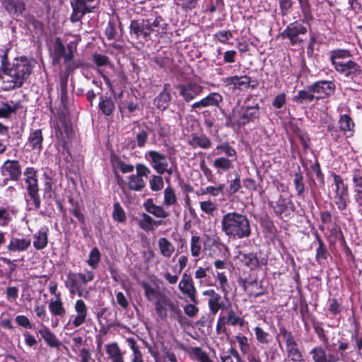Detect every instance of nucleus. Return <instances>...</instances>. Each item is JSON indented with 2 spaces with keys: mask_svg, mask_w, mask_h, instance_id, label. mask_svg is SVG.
<instances>
[{
  "mask_svg": "<svg viewBox=\"0 0 362 362\" xmlns=\"http://www.w3.org/2000/svg\"><path fill=\"white\" fill-rule=\"evenodd\" d=\"M33 67V62L26 57L16 59L0 75L2 88L11 90L21 88L30 77Z\"/></svg>",
  "mask_w": 362,
  "mask_h": 362,
  "instance_id": "1",
  "label": "nucleus"
},
{
  "mask_svg": "<svg viewBox=\"0 0 362 362\" xmlns=\"http://www.w3.org/2000/svg\"><path fill=\"white\" fill-rule=\"evenodd\" d=\"M259 103H250L249 98L245 99L243 104L238 101L230 113H224L226 125L233 129H240L259 119Z\"/></svg>",
  "mask_w": 362,
  "mask_h": 362,
  "instance_id": "2",
  "label": "nucleus"
},
{
  "mask_svg": "<svg viewBox=\"0 0 362 362\" xmlns=\"http://www.w3.org/2000/svg\"><path fill=\"white\" fill-rule=\"evenodd\" d=\"M221 230L229 239L247 238L252 233L250 222L246 215L238 212H228L221 221Z\"/></svg>",
  "mask_w": 362,
  "mask_h": 362,
  "instance_id": "3",
  "label": "nucleus"
},
{
  "mask_svg": "<svg viewBox=\"0 0 362 362\" xmlns=\"http://www.w3.org/2000/svg\"><path fill=\"white\" fill-rule=\"evenodd\" d=\"M130 34L139 40L148 41L151 34L165 33L167 30L165 21L160 16L131 21Z\"/></svg>",
  "mask_w": 362,
  "mask_h": 362,
  "instance_id": "4",
  "label": "nucleus"
},
{
  "mask_svg": "<svg viewBox=\"0 0 362 362\" xmlns=\"http://www.w3.org/2000/svg\"><path fill=\"white\" fill-rule=\"evenodd\" d=\"M93 279L94 273L91 271H85L84 273L70 272L67 274L65 286L71 294H77L79 297L88 298L89 291L85 288V286Z\"/></svg>",
  "mask_w": 362,
  "mask_h": 362,
  "instance_id": "5",
  "label": "nucleus"
},
{
  "mask_svg": "<svg viewBox=\"0 0 362 362\" xmlns=\"http://www.w3.org/2000/svg\"><path fill=\"white\" fill-rule=\"evenodd\" d=\"M334 69L342 77L355 83H358L362 74L361 66L352 59H348L335 67Z\"/></svg>",
  "mask_w": 362,
  "mask_h": 362,
  "instance_id": "6",
  "label": "nucleus"
},
{
  "mask_svg": "<svg viewBox=\"0 0 362 362\" xmlns=\"http://www.w3.org/2000/svg\"><path fill=\"white\" fill-rule=\"evenodd\" d=\"M135 168L136 173L127 177V187L131 190L140 192L146 186V182L143 177H148L151 170L141 163L136 164Z\"/></svg>",
  "mask_w": 362,
  "mask_h": 362,
  "instance_id": "7",
  "label": "nucleus"
},
{
  "mask_svg": "<svg viewBox=\"0 0 362 362\" xmlns=\"http://www.w3.org/2000/svg\"><path fill=\"white\" fill-rule=\"evenodd\" d=\"M281 333L285 339L286 359L289 362H306L292 334L286 330Z\"/></svg>",
  "mask_w": 362,
  "mask_h": 362,
  "instance_id": "8",
  "label": "nucleus"
},
{
  "mask_svg": "<svg viewBox=\"0 0 362 362\" xmlns=\"http://www.w3.org/2000/svg\"><path fill=\"white\" fill-rule=\"evenodd\" d=\"M238 259L250 269L264 266L268 262V256L260 250L255 253L240 252Z\"/></svg>",
  "mask_w": 362,
  "mask_h": 362,
  "instance_id": "9",
  "label": "nucleus"
},
{
  "mask_svg": "<svg viewBox=\"0 0 362 362\" xmlns=\"http://www.w3.org/2000/svg\"><path fill=\"white\" fill-rule=\"evenodd\" d=\"M180 95L182 98L185 102L189 103L195 99L197 96L201 95L204 88L203 86L195 81H188L185 83L180 84L177 86Z\"/></svg>",
  "mask_w": 362,
  "mask_h": 362,
  "instance_id": "10",
  "label": "nucleus"
},
{
  "mask_svg": "<svg viewBox=\"0 0 362 362\" xmlns=\"http://www.w3.org/2000/svg\"><path fill=\"white\" fill-rule=\"evenodd\" d=\"M27 196L25 201L30 209L37 210L40 208L41 200L39 194L38 180L25 182Z\"/></svg>",
  "mask_w": 362,
  "mask_h": 362,
  "instance_id": "11",
  "label": "nucleus"
},
{
  "mask_svg": "<svg viewBox=\"0 0 362 362\" xmlns=\"http://www.w3.org/2000/svg\"><path fill=\"white\" fill-rule=\"evenodd\" d=\"M1 174L7 177L4 182L6 183V180H11L13 181H18L22 175L21 165L17 160H6L1 165Z\"/></svg>",
  "mask_w": 362,
  "mask_h": 362,
  "instance_id": "12",
  "label": "nucleus"
},
{
  "mask_svg": "<svg viewBox=\"0 0 362 362\" xmlns=\"http://www.w3.org/2000/svg\"><path fill=\"white\" fill-rule=\"evenodd\" d=\"M145 158L159 175H163V171L166 170V165H169L167 155L156 151L146 153Z\"/></svg>",
  "mask_w": 362,
  "mask_h": 362,
  "instance_id": "13",
  "label": "nucleus"
},
{
  "mask_svg": "<svg viewBox=\"0 0 362 362\" xmlns=\"http://www.w3.org/2000/svg\"><path fill=\"white\" fill-rule=\"evenodd\" d=\"M306 33L307 28L302 23L294 22L287 26L281 35L283 37L288 38L292 45H296L303 41L300 35H303Z\"/></svg>",
  "mask_w": 362,
  "mask_h": 362,
  "instance_id": "14",
  "label": "nucleus"
},
{
  "mask_svg": "<svg viewBox=\"0 0 362 362\" xmlns=\"http://www.w3.org/2000/svg\"><path fill=\"white\" fill-rule=\"evenodd\" d=\"M178 288L184 296H187L191 302L194 304L198 303L196 297L197 289L190 275L186 273L182 274V279L178 284Z\"/></svg>",
  "mask_w": 362,
  "mask_h": 362,
  "instance_id": "15",
  "label": "nucleus"
},
{
  "mask_svg": "<svg viewBox=\"0 0 362 362\" xmlns=\"http://www.w3.org/2000/svg\"><path fill=\"white\" fill-rule=\"evenodd\" d=\"M223 102V96L217 92L209 93L206 97L194 103L191 105V111L197 112L202 108L208 107H219L220 104Z\"/></svg>",
  "mask_w": 362,
  "mask_h": 362,
  "instance_id": "16",
  "label": "nucleus"
},
{
  "mask_svg": "<svg viewBox=\"0 0 362 362\" xmlns=\"http://www.w3.org/2000/svg\"><path fill=\"white\" fill-rule=\"evenodd\" d=\"M314 362H339L340 358L344 356L341 352L340 355L337 352L327 354L322 346H315L310 351Z\"/></svg>",
  "mask_w": 362,
  "mask_h": 362,
  "instance_id": "17",
  "label": "nucleus"
},
{
  "mask_svg": "<svg viewBox=\"0 0 362 362\" xmlns=\"http://www.w3.org/2000/svg\"><path fill=\"white\" fill-rule=\"evenodd\" d=\"M316 100L324 98L331 95L334 90V84L329 81H320L311 85Z\"/></svg>",
  "mask_w": 362,
  "mask_h": 362,
  "instance_id": "18",
  "label": "nucleus"
},
{
  "mask_svg": "<svg viewBox=\"0 0 362 362\" xmlns=\"http://www.w3.org/2000/svg\"><path fill=\"white\" fill-rule=\"evenodd\" d=\"M74 310L76 315L74 316L71 324L74 327L76 328L82 325L86 321L88 307L83 300L78 299L74 304Z\"/></svg>",
  "mask_w": 362,
  "mask_h": 362,
  "instance_id": "19",
  "label": "nucleus"
},
{
  "mask_svg": "<svg viewBox=\"0 0 362 362\" xmlns=\"http://www.w3.org/2000/svg\"><path fill=\"white\" fill-rule=\"evenodd\" d=\"M105 362H125L124 353L117 342L107 344L105 346Z\"/></svg>",
  "mask_w": 362,
  "mask_h": 362,
  "instance_id": "20",
  "label": "nucleus"
},
{
  "mask_svg": "<svg viewBox=\"0 0 362 362\" xmlns=\"http://www.w3.org/2000/svg\"><path fill=\"white\" fill-rule=\"evenodd\" d=\"M31 245V240L28 238L12 237L7 245L10 253H20L28 250Z\"/></svg>",
  "mask_w": 362,
  "mask_h": 362,
  "instance_id": "21",
  "label": "nucleus"
},
{
  "mask_svg": "<svg viewBox=\"0 0 362 362\" xmlns=\"http://www.w3.org/2000/svg\"><path fill=\"white\" fill-rule=\"evenodd\" d=\"M21 107L20 100H6L0 102V118H11Z\"/></svg>",
  "mask_w": 362,
  "mask_h": 362,
  "instance_id": "22",
  "label": "nucleus"
},
{
  "mask_svg": "<svg viewBox=\"0 0 362 362\" xmlns=\"http://www.w3.org/2000/svg\"><path fill=\"white\" fill-rule=\"evenodd\" d=\"M174 302L164 293L160 294V296L155 302V310L158 317L163 320L165 319L168 315V308Z\"/></svg>",
  "mask_w": 362,
  "mask_h": 362,
  "instance_id": "23",
  "label": "nucleus"
},
{
  "mask_svg": "<svg viewBox=\"0 0 362 362\" xmlns=\"http://www.w3.org/2000/svg\"><path fill=\"white\" fill-rule=\"evenodd\" d=\"M43 136L40 129H31L26 142V145L32 151L40 152L42 149Z\"/></svg>",
  "mask_w": 362,
  "mask_h": 362,
  "instance_id": "24",
  "label": "nucleus"
},
{
  "mask_svg": "<svg viewBox=\"0 0 362 362\" xmlns=\"http://www.w3.org/2000/svg\"><path fill=\"white\" fill-rule=\"evenodd\" d=\"M170 84H165L163 90L154 99V105L160 110H165L169 105L171 99Z\"/></svg>",
  "mask_w": 362,
  "mask_h": 362,
  "instance_id": "25",
  "label": "nucleus"
},
{
  "mask_svg": "<svg viewBox=\"0 0 362 362\" xmlns=\"http://www.w3.org/2000/svg\"><path fill=\"white\" fill-rule=\"evenodd\" d=\"M187 144L193 148L199 147L203 149H209L212 145L211 139L206 135L194 134H192L191 137L188 139Z\"/></svg>",
  "mask_w": 362,
  "mask_h": 362,
  "instance_id": "26",
  "label": "nucleus"
},
{
  "mask_svg": "<svg viewBox=\"0 0 362 362\" xmlns=\"http://www.w3.org/2000/svg\"><path fill=\"white\" fill-rule=\"evenodd\" d=\"M351 53L349 49H337L332 50L330 54V61L334 68L351 59Z\"/></svg>",
  "mask_w": 362,
  "mask_h": 362,
  "instance_id": "27",
  "label": "nucleus"
},
{
  "mask_svg": "<svg viewBox=\"0 0 362 362\" xmlns=\"http://www.w3.org/2000/svg\"><path fill=\"white\" fill-rule=\"evenodd\" d=\"M144 206L148 213L156 218H165L169 216V213L164 209L163 206L156 205L152 199H147L144 202Z\"/></svg>",
  "mask_w": 362,
  "mask_h": 362,
  "instance_id": "28",
  "label": "nucleus"
},
{
  "mask_svg": "<svg viewBox=\"0 0 362 362\" xmlns=\"http://www.w3.org/2000/svg\"><path fill=\"white\" fill-rule=\"evenodd\" d=\"M48 243V228L42 227L33 235V246L36 250H42Z\"/></svg>",
  "mask_w": 362,
  "mask_h": 362,
  "instance_id": "29",
  "label": "nucleus"
},
{
  "mask_svg": "<svg viewBox=\"0 0 362 362\" xmlns=\"http://www.w3.org/2000/svg\"><path fill=\"white\" fill-rule=\"evenodd\" d=\"M2 4L11 15L20 16L25 10L24 3L19 0H4Z\"/></svg>",
  "mask_w": 362,
  "mask_h": 362,
  "instance_id": "30",
  "label": "nucleus"
},
{
  "mask_svg": "<svg viewBox=\"0 0 362 362\" xmlns=\"http://www.w3.org/2000/svg\"><path fill=\"white\" fill-rule=\"evenodd\" d=\"M210 268L199 267L194 272V278L198 281L199 284L202 287H207L214 286L211 278L208 275Z\"/></svg>",
  "mask_w": 362,
  "mask_h": 362,
  "instance_id": "31",
  "label": "nucleus"
},
{
  "mask_svg": "<svg viewBox=\"0 0 362 362\" xmlns=\"http://www.w3.org/2000/svg\"><path fill=\"white\" fill-rule=\"evenodd\" d=\"M223 82L227 85H233L235 88H246L249 87L251 82L250 77L245 76H233L223 78Z\"/></svg>",
  "mask_w": 362,
  "mask_h": 362,
  "instance_id": "32",
  "label": "nucleus"
},
{
  "mask_svg": "<svg viewBox=\"0 0 362 362\" xmlns=\"http://www.w3.org/2000/svg\"><path fill=\"white\" fill-rule=\"evenodd\" d=\"M162 224L161 221H156L151 216L143 213L139 220V226L145 231L153 230L156 227Z\"/></svg>",
  "mask_w": 362,
  "mask_h": 362,
  "instance_id": "33",
  "label": "nucleus"
},
{
  "mask_svg": "<svg viewBox=\"0 0 362 362\" xmlns=\"http://www.w3.org/2000/svg\"><path fill=\"white\" fill-rule=\"evenodd\" d=\"M354 123L352 119L346 114L341 115L339 119V127L347 136L353 135L354 132Z\"/></svg>",
  "mask_w": 362,
  "mask_h": 362,
  "instance_id": "34",
  "label": "nucleus"
},
{
  "mask_svg": "<svg viewBox=\"0 0 362 362\" xmlns=\"http://www.w3.org/2000/svg\"><path fill=\"white\" fill-rule=\"evenodd\" d=\"M316 99L311 85L306 88L298 91V94L293 97V101L298 104L307 103Z\"/></svg>",
  "mask_w": 362,
  "mask_h": 362,
  "instance_id": "35",
  "label": "nucleus"
},
{
  "mask_svg": "<svg viewBox=\"0 0 362 362\" xmlns=\"http://www.w3.org/2000/svg\"><path fill=\"white\" fill-rule=\"evenodd\" d=\"M213 153L214 155L221 156L224 154L226 157L236 160L237 154L235 148H233L228 142H223L218 144Z\"/></svg>",
  "mask_w": 362,
  "mask_h": 362,
  "instance_id": "36",
  "label": "nucleus"
},
{
  "mask_svg": "<svg viewBox=\"0 0 362 362\" xmlns=\"http://www.w3.org/2000/svg\"><path fill=\"white\" fill-rule=\"evenodd\" d=\"M39 334L43 338L47 344L51 347H58L60 345L59 341L54 333L46 326L42 325L39 329Z\"/></svg>",
  "mask_w": 362,
  "mask_h": 362,
  "instance_id": "37",
  "label": "nucleus"
},
{
  "mask_svg": "<svg viewBox=\"0 0 362 362\" xmlns=\"http://www.w3.org/2000/svg\"><path fill=\"white\" fill-rule=\"evenodd\" d=\"M49 310L54 316H64L66 314V309L64 307L61 295H57V298L50 300Z\"/></svg>",
  "mask_w": 362,
  "mask_h": 362,
  "instance_id": "38",
  "label": "nucleus"
},
{
  "mask_svg": "<svg viewBox=\"0 0 362 362\" xmlns=\"http://www.w3.org/2000/svg\"><path fill=\"white\" fill-rule=\"evenodd\" d=\"M333 177L334 196L349 194L348 185L344 183L339 175L332 173Z\"/></svg>",
  "mask_w": 362,
  "mask_h": 362,
  "instance_id": "39",
  "label": "nucleus"
},
{
  "mask_svg": "<svg viewBox=\"0 0 362 362\" xmlns=\"http://www.w3.org/2000/svg\"><path fill=\"white\" fill-rule=\"evenodd\" d=\"M158 245L161 255L166 258L170 257L175 250L173 243L164 237L158 239Z\"/></svg>",
  "mask_w": 362,
  "mask_h": 362,
  "instance_id": "40",
  "label": "nucleus"
},
{
  "mask_svg": "<svg viewBox=\"0 0 362 362\" xmlns=\"http://www.w3.org/2000/svg\"><path fill=\"white\" fill-rule=\"evenodd\" d=\"M316 241L317 243L318 246L317 248L316 249L315 258L316 261L319 264H322L327 259V257L329 255V253L327 250V246L317 234H316Z\"/></svg>",
  "mask_w": 362,
  "mask_h": 362,
  "instance_id": "41",
  "label": "nucleus"
},
{
  "mask_svg": "<svg viewBox=\"0 0 362 362\" xmlns=\"http://www.w3.org/2000/svg\"><path fill=\"white\" fill-rule=\"evenodd\" d=\"M127 342L132 351L130 362H144L143 354L141 352L139 346L136 344L135 339L132 337H129L127 339Z\"/></svg>",
  "mask_w": 362,
  "mask_h": 362,
  "instance_id": "42",
  "label": "nucleus"
},
{
  "mask_svg": "<svg viewBox=\"0 0 362 362\" xmlns=\"http://www.w3.org/2000/svg\"><path fill=\"white\" fill-rule=\"evenodd\" d=\"M235 160H233L230 158L227 157H219L214 160L213 166L217 170L218 173L221 171H227L233 168V163Z\"/></svg>",
  "mask_w": 362,
  "mask_h": 362,
  "instance_id": "43",
  "label": "nucleus"
},
{
  "mask_svg": "<svg viewBox=\"0 0 362 362\" xmlns=\"http://www.w3.org/2000/svg\"><path fill=\"white\" fill-rule=\"evenodd\" d=\"M72 13L71 15V21L73 23L81 21L82 17L87 13H90L93 11V7H81L71 2Z\"/></svg>",
  "mask_w": 362,
  "mask_h": 362,
  "instance_id": "44",
  "label": "nucleus"
},
{
  "mask_svg": "<svg viewBox=\"0 0 362 362\" xmlns=\"http://www.w3.org/2000/svg\"><path fill=\"white\" fill-rule=\"evenodd\" d=\"M208 305L211 313L213 315H216L220 310L226 308V305L219 293L215 297L209 299Z\"/></svg>",
  "mask_w": 362,
  "mask_h": 362,
  "instance_id": "45",
  "label": "nucleus"
},
{
  "mask_svg": "<svg viewBox=\"0 0 362 362\" xmlns=\"http://www.w3.org/2000/svg\"><path fill=\"white\" fill-rule=\"evenodd\" d=\"M45 178L44 184V197H51L53 191V176L54 174L51 170L45 171L43 174Z\"/></svg>",
  "mask_w": 362,
  "mask_h": 362,
  "instance_id": "46",
  "label": "nucleus"
},
{
  "mask_svg": "<svg viewBox=\"0 0 362 362\" xmlns=\"http://www.w3.org/2000/svg\"><path fill=\"white\" fill-rule=\"evenodd\" d=\"M225 322L228 325H238L240 327H243L245 323L244 319L238 315L232 309L228 311L227 316L225 317Z\"/></svg>",
  "mask_w": 362,
  "mask_h": 362,
  "instance_id": "47",
  "label": "nucleus"
},
{
  "mask_svg": "<svg viewBox=\"0 0 362 362\" xmlns=\"http://www.w3.org/2000/svg\"><path fill=\"white\" fill-rule=\"evenodd\" d=\"M54 61L59 62L61 59L66 62V49L60 38L55 40L54 46Z\"/></svg>",
  "mask_w": 362,
  "mask_h": 362,
  "instance_id": "48",
  "label": "nucleus"
},
{
  "mask_svg": "<svg viewBox=\"0 0 362 362\" xmlns=\"http://www.w3.org/2000/svg\"><path fill=\"white\" fill-rule=\"evenodd\" d=\"M99 107L105 115L109 116L115 109V104L111 98L101 97Z\"/></svg>",
  "mask_w": 362,
  "mask_h": 362,
  "instance_id": "49",
  "label": "nucleus"
},
{
  "mask_svg": "<svg viewBox=\"0 0 362 362\" xmlns=\"http://www.w3.org/2000/svg\"><path fill=\"white\" fill-rule=\"evenodd\" d=\"M170 317L173 320H177L180 325L185 323V317L183 316L181 309L177 303H174L169 308Z\"/></svg>",
  "mask_w": 362,
  "mask_h": 362,
  "instance_id": "50",
  "label": "nucleus"
},
{
  "mask_svg": "<svg viewBox=\"0 0 362 362\" xmlns=\"http://www.w3.org/2000/svg\"><path fill=\"white\" fill-rule=\"evenodd\" d=\"M163 204L167 206H173L177 203V196L171 187H168L163 192Z\"/></svg>",
  "mask_w": 362,
  "mask_h": 362,
  "instance_id": "51",
  "label": "nucleus"
},
{
  "mask_svg": "<svg viewBox=\"0 0 362 362\" xmlns=\"http://www.w3.org/2000/svg\"><path fill=\"white\" fill-rule=\"evenodd\" d=\"M142 287L144 290V294L146 298L150 301L153 300L155 298H158L160 294L163 293V292L160 291L157 288H153L147 282H143Z\"/></svg>",
  "mask_w": 362,
  "mask_h": 362,
  "instance_id": "52",
  "label": "nucleus"
},
{
  "mask_svg": "<svg viewBox=\"0 0 362 362\" xmlns=\"http://www.w3.org/2000/svg\"><path fill=\"white\" fill-rule=\"evenodd\" d=\"M202 240L199 236L193 235L190 240V252L193 257H197L201 253Z\"/></svg>",
  "mask_w": 362,
  "mask_h": 362,
  "instance_id": "53",
  "label": "nucleus"
},
{
  "mask_svg": "<svg viewBox=\"0 0 362 362\" xmlns=\"http://www.w3.org/2000/svg\"><path fill=\"white\" fill-rule=\"evenodd\" d=\"M219 283V289L223 293L224 298H226L228 291V281L226 275L223 272H217L215 276Z\"/></svg>",
  "mask_w": 362,
  "mask_h": 362,
  "instance_id": "54",
  "label": "nucleus"
},
{
  "mask_svg": "<svg viewBox=\"0 0 362 362\" xmlns=\"http://www.w3.org/2000/svg\"><path fill=\"white\" fill-rule=\"evenodd\" d=\"M100 259V253L97 247H93L89 254L87 263L93 269L97 268Z\"/></svg>",
  "mask_w": 362,
  "mask_h": 362,
  "instance_id": "55",
  "label": "nucleus"
},
{
  "mask_svg": "<svg viewBox=\"0 0 362 362\" xmlns=\"http://www.w3.org/2000/svg\"><path fill=\"white\" fill-rule=\"evenodd\" d=\"M200 209L209 216H214L215 211L217 210V206L212 201L206 200L200 202Z\"/></svg>",
  "mask_w": 362,
  "mask_h": 362,
  "instance_id": "56",
  "label": "nucleus"
},
{
  "mask_svg": "<svg viewBox=\"0 0 362 362\" xmlns=\"http://www.w3.org/2000/svg\"><path fill=\"white\" fill-rule=\"evenodd\" d=\"M334 204L337 205L339 211H344L347 208L349 202V194L334 196Z\"/></svg>",
  "mask_w": 362,
  "mask_h": 362,
  "instance_id": "57",
  "label": "nucleus"
},
{
  "mask_svg": "<svg viewBox=\"0 0 362 362\" xmlns=\"http://www.w3.org/2000/svg\"><path fill=\"white\" fill-rule=\"evenodd\" d=\"M149 185L153 192L161 190L164 186L163 177L160 175H152L149 180Z\"/></svg>",
  "mask_w": 362,
  "mask_h": 362,
  "instance_id": "58",
  "label": "nucleus"
},
{
  "mask_svg": "<svg viewBox=\"0 0 362 362\" xmlns=\"http://www.w3.org/2000/svg\"><path fill=\"white\" fill-rule=\"evenodd\" d=\"M224 184H219L217 187L207 186L204 189H201V194H209L213 197H217L223 192Z\"/></svg>",
  "mask_w": 362,
  "mask_h": 362,
  "instance_id": "59",
  "label": "nucleus"
},
{
  "mask_svg": "<svg viewBox=\"0 0 362 362\" xmlns=\"http://www.w3.org/2000/svg\"><path fill=\"white\" fill-rule=\"evenodd\" d=\"M12 219L11 211L8 207H0V226H6Z\"/></svg>",
  "mask_w": 362,
  "mask_h": 362,
  "instance_id": "60",
  "label": "nucleus"
},
{
  "mask_svg": "<svg viewBox=\"0 0 362 362\" xmlns=\"http://www.w3.org/2000/svg\"><path fill=\"white\" fill-rule=\"evenodd\" d=\"M232 37L233 34L230 30H220L214 35V40L223 44H227L228 41Z\"/></svg>",
  "mask_w": 362,
  "mask_h": 362,
  "instance_id": "61",
  "label": "nucleus"
},
{
  "mask_svg": "<svg viewBox=\"0 0 362 362\" xmlns=\"http://www.w3.org/2000/svg\"><path fill=\"white\" fill-rule=\"evenodd\" d=\"M112 217L115 221L119 222H124L126 219L124 210L118 202L114 204Z\"/></svg>",
  "mask_w": 362,
  "mask_h": 362,
  "instance_id": "62",
  "label": "nucleus"
},
{
  "mask_svg": "<svg viewBox=\"0 0 362 362\" xmlns=\"http://www.w3.org/2000/svg\"><path fill=\"white\" fill-rule=\"evenodd\" d=\"M192 354L200 362H213L206 354L199 347L192 349Z\"/></svg>",
  "mask_w": 362,
  "mask_h": 362,
  "instance_id": "63",
  "label": "nucleus"
},
{
  "mask_svg": "<svg viewBox=\"0 0 362 362\" xmlns=\"http://www.w3.org/2000/svg\"><path fill=\"white\" fill-rule=\"evenodd\" d=\"M328 310L332 314L336 315L341 312L342 306L337 299L332 298L329 300Z\"/></svg>",
  "mask_w": 362,
  "mask_h": 362,
  "instance_id": "64",
  "label": "nucleus"
}]
</instances>
